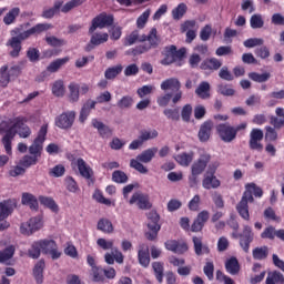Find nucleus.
<instances>
[{
	"instance_id": "1",
	"label": "nucleus",
	"mask_w": 284,
	"mask_h": 284,
	"mask_svg": "<svg viewBox=\"0 0 284 284\" xmlns=\"http://www.w3.org/2000/svg\"><path fill=\"white\" fill-rule=\"evenodd\" d=\"M27 28H30V22L20 24L19 27H16L11 31V34H13V37H11L7 41V48H11L9 52V57H11V59H19V55L21 54V50H23V47L21 45L22 41H27V39L31 38L34 34H41V32H48V30H51L52 24L38 23L34 27L30 28L29 30L23 31Z\"/></svg>"
},
{
	"instance_id": "2",
	"label": "nucleus",
	"mask_w": 284,
	"mask_h": 284,
	"mask_svg": "<svg viewBox=\"0 0 284 284\" xmlns=\"http://www.w3.org/2000/svg\"><path fill=\"white\" fill-rule=\"evenodd\" d=\"M161 90H171V93H166L158 98L156 103L158 105H160V108H166V105H170V101H172V103L176 105V103H179V101L183 99V91H181V81H179V79L176 78H170L164 80L161 83Z\"/></svg>"
},
{
	"instance_id": "3",
	"label": "nucleus",
	"mask_w": 284,
	"mask_h": 284,
	"mask_svg": "<svg viewBox=\"0 0 284 284\" xmlns=\"http://www.w3.org/2000/svg\"><path fill=\"white\" fill-rule=\"evenodd\" d=\"M246 192L243 193L241 201L236 204V212L244 221H250V205L254 201V195L257 199L263 196V189L256 183L245 185Z\"/></svg>"
},
{
	"instance_id": "4",
	"label": "nucleus",
	"mask_w": 284,
	"mask_h": 284,
	"mask_svg": "<svg viewBox=\"0 0 284 284\" xmlns=\"http://www.w3.org/2000/svg\"><path fill=\"white\" fill-rule=\"evenodd\" d=\"M17 130H19L18 134L21 139H28V136L32 134L30 126L23 123V118H16L13 124L6 131L2 138V144L4 145L7 154H12V140L17 136Z\"/></svg>"
},
{
	"instance_id": "5",
	"label": "nucleus",
	"mask_w": 284,
	"mask_h": 284,
	"mask_svg": "<svg viewBox=\"0 0 284 284\" xmlns=\"http://www.w3.org/2000/svg\"><path fill=\"white\" fill-rule=\"evenodd\" d=\"M161 215L156 211H150L148 213V232L144 233V236L148 241H156L159 232H161Z\"/></svg>"
},
{
	"instance_id": "6",
	"label": "nucleus",
	"mask_w": 284,
	"mask_h": 284,
	"mask_svg": "<svg viewBox=\"0 0 284 284\" xmlns=\"http://www.w3.org/2000/svg\"><path fill=\"white\" fill-rule=\"evenodd\" d=\"M114 24V16L102 12L92 19L91 27L89 28V34H94L98 28L103 30V28H110Z\"/></svg>"
},
{
	"instance_id": "7",
	"label": "nucleus",
	"mask_w": 284,
	"mask_h": 284,
	"mask_svg": "<svg viewBox=\"0 0 284 284\" xmlns=\"http://www.w3.org/2000/svg\"><path fill=\"white\" fill-rule=\"evenodd\" d=\"M45 136H48V124H43L32 145L29 148V153L37 159H41V152L43 150V143H45Z\"/></svg>"
},
{
	"instance_id": "8",
	"label": "nucleus",
	"mask_w": 284,
	"mask_h": 284,
	"mask_svg": "<svg viewBox=\"0 0 284 284\" xmlns=\"http://www.w3.org/2000/svg\"><path fill=\"white\" fill-rule=\"evenodd\" d=\"M233 239H240V246L243 252L247 254L250 252V245L254 241V232H252V226L244 225L241 234L236 233V231L232 234Z\"/></svg>"
},
{
	"instance_id": "9",
	"label": "nucleus",
	"mask_w": 284,
	"mask_h": 284,
	"mask_svg": "<svg viewBox=\"0 0 284 284\" xmlns=\"http://www.w3.org/2000/svg\"><path fill=\"white\" fill-rule=\"evenodd\" d=\"M14 207L12 200L0 202V232L10 227V223L6 219L14 212Z\"/></svg>"
},
{
	"instance_id": "10",
	"label": "nucleus",
	"mask_w": 284,
	"mask_h": 284,
	"mask_svg": "<svg viewBox=\"0 0 284 284\" xmlns=\"http://www.w3.org/2000/svg\"><path fill=\"white\" fill-rule=\"evenodd\" d=\"M216 132L224 143H232L236 139V131L230 123H220L216 125Z\"/></svg>"
},
{
	"instance_id": "11",
	"label": "nucleus",
	"mask_w": 284,
	"mask_h": 284,
	"mask_svg": "<svg viewBox=\"0 0 284 284\" xmlns=\"http://www.w3.org/2000/svg\"><path fill=\"white\" fill-rule=\"evenodd\" d=\"M263 136H265V133H263V130L261 129H252L250 132V140H248V148L252 151L255 152H263Z\"/></svg>"
},
{
	"instance_id": "12",
	"label": "nucleus",
	"mask_w": 284,
	"mask_h": 284,
	"mask_svg": "<svg viewBox=\"0 0 284 284\" xmlns=\"http://www.w3.org/2000/svg\"><path fill=\"white\" fill-rule=\"evenodd\" d=\"M43 227V222L41 217H31L28 222H24L20 226L21 234L24 236H32L34 232H39Z\"/></svg>"
},
{
	"instance_id": "13",
	"label": "nucleus",
	"mask_w": 284,
	"mask_h": 284,
	"mask_svg": "<svg viewBox=\"0 0 284 284\" xmlns=\"http://www.w3.org/2000/svg\"><path fill=\"white\" fill-rule=\"evenodd\" d=\"M77 119V112L67 111L55 118V125L60 130H70L74 125V120Z\"/></svg>"
},
{
	"instance_id": "14",
	"label": "nucleus",
	"mask_w": 284,
	"mask_h": 284,
	"mask_svg": "<svg viewBox=\"0 0 284 284\" xmlns=\"http://www.w3.org/2000/svg\"><path fill=\"white\" fill-rule=\"evenodd\" d=\"M212 161V155L210 153H203L200 158L192 164L191 174L193 176H200L202 172H205V168H207V163Z\"/></svg>"
},
{
	"instance_id": "15",
	"label": "nucleus",
	"mask_w": 284,
	"mask_h": 284,
	"mask_svg": "<svg viewBox=\"0 0 284 284\" xmlns=\"http://www.w3.org/2000/svg\"><path fill=\"white\" fill-rule=\"evenodd\" d=\"M42 253L50 254L53 261L61 258V252L54 240H40Z\"/></svg>"
},
{
	"instance_id": "16",
	"label": "nucleus",
	"mask_w": 284,
	"mask_h": 284,
	"mask_svg": "<svg viewBox=\"0 0 284 284\" xmlns=\"http://www.w3.org/2000/svg\"><path fill=\"white\" fill-rule=\"evenodd\" d=\"M129 203L130 205H138L139 210H150L152 207V203L150 202V195L141 192L133 193Z\"/></svg>"
},
{
	"instance_id": "17",
	"label": "nucleus",
	"mask_w": 284,
	"mask_h": 284,
	"mask_svg": "<svg viewBox=\"0 0 284 284\" xmlns=\"http://www.w3.org/2000/svg\"><path fill=\"white\" fill-rule=\"evenodd\" d=\"M212 130H214V122L212 120H206L200 125L197 133V139L201 143H207L210 136H212Z\"/></svg>"
},
{
	"instance_id": "18",
	"label": "nucleus",
	"mask_w": 284,
	"mask_h": 284,
	"mask_svg": "<svg viewBox=\"0 0 284 284\" xmlns=\"http://www.w3.org/2000/svg\"><path fill=\"white\" fill-rule=\"evenodd\" d=\"M138 261L142 267H150V246L141 243L138 246Z\"/></svg>"
},
{
	"instance_id": "19",
	"label": "nucleus",
	"mask_w": 284,
	"mask_h": 284,
	"mask_svg": "<svg viewBox=\"0 0 284 284\" xmlns=\"http://www.w3.org/2000/svg\"><path fill=\"white\" fill-rule=\"evenodd\" d=\"M75 166L78 168V172L80 173V176H82L83 179H87L88 181H90V179L94 176V171L89 166L88 162H85V160H83L82 158H79L75 161Z\"/></svg>"
},
{
	"instance_id": "20",
	"label": "nucleus",
	"mask_w": 284,
	"mask_h": 284,
	"mask_svg": "<svg viewBox=\"0 0 284 284\" xmlns=\"http://www.w3.org/2000/svg\"><path fill=\"white\" fill-rule=\"evenodd\" d=\"M91 125L98 130V134H100L101 139H110V136H112V129L99 121V119H92Z\"/></svg>"
},
{
	"instance_id": "21",
	"label": "nucleus",
	"mask_w": 284,
	"mask_h": 284,
	"mask_svg": "<svg viewBox=\"0 0 284 284\" xmlns=\"http://www.w3.org/2000/svg\"><path fill=\"white\" fill-rule=\"evenodd\" d=\"M224 267L231 276H236L241 272V263H239V258H236V256L229 257L224 263Z\"/></svg>"
},
{
	"instance_id": "22",
	"label": "nucleus",
	"mask_w": 284,
	"mask_h": 284,
	"mask_svg": "<svg viewBox=\"0 0 284 284\" xmlns=\"http://www.w3.org/2000/svg\"><path fill=\"white\" fill-rule=\"evenodd\" d=\"M220 185H221V180H219L216 175L204 173V176L202 180V187L204 190H219Z\"/></svg>"
},
{
	"instance_id": "23",
	"label": "nucleus",
	"mask_w": 284,
	"mask_h": 284,
	"mask_svg": "<svg viewBox=\"0 0 284 284\" xmlns=\"http://www.w3.org/2000/svg\"><path fill=\"white\" fill-rule=\"evenodd\" d=\"M97 108V101L89 99L85 101V103L82 105L80 115H79V121L80 123H85L88 121V116H90V113L92 110Z\"/></svg>"
},
{
	"instance_id": "24",
	"label": "nucleus",
	"mask_w": 284,
	"mask_h": 284,
	"mask_svg": "<svg viewBox=\"0 0 284 284\" xmlns=\"http://www.w3.org/2000/svg\"><path fill=\"white\" fill-rule=\"evenodd\" d=\"M110 39V34L108 33H93L91 36L90 43L87 45L85 51L90 52L94 48V45H101L102 43H108Z\"/></svg>"
},
{
	"instance_id": "25",
	"label": "nucleus",
	"mask_w": 284,
	"mask_h": 284,
	"mask_svg": "<svg viewBox=\"0 0 284 284\" xmlns=\"http://www.w3.org/2000/svg\"><path fill=\"white\" fill-rule=\"evenodd\" d=\"M193 247L196 256H203V254H210V246L203 244V237L193 236Z\"/></svg>"
},
{
	"instance_id": "26",
	"label": "nucleus",
	"mask_w": 284,
	"mask_h": 284,
	"mask_svg": "<svg viewBox=\"0 0 284 284\" xmlns=\"http://www.w3.org/2000/svg\"><path fill=\"white\" fill-rule=\"evenodd\" d=\"M221 65H223V62H221V60L216 58H207L200 64V69L216 71L220 70Z\"/></svg>"
},
{
	"instance_id": "27",
	"label": "nucleus",
	"mask_w": 284,
	"mask_h": 284,
	"mask_svg": "<svg viewBox=\"0 0 284 284\" xmlns=\"http://www.w3.org/2000/svg\"><path fill=\"white\" fill-rule=\"evenodd\" d=\"M156 152H159V149L153 146L141 152L136 159L140 161V163H151L152 159L156 156Z\"/></svg>"
},
{
	"instance_id": "28",
	"label": "nucleus",
	"mask_w": 284,
	"mask_h": 284,
	"mask_svg": "<svg viewBox=\"0 0 284 284\" xmlns=\"http://www.w3.org/2000/svg\"><path fill=\"white\" fill-rule=\"evenodd\" d=\"M97 230H99V232H103V234H113L114 225L112 224V221L102 217L98 221Z\"/></svg>"
},
{
	"instance_id": "29",
	"label": "nucleus",
	"mask_w": 284,
	"mask_h": 284,
	"mask_svg": "<svg viewBox=\"0 0 284 284\" xmlns=\"http://www.w3.org/2000/svg\"><path fill=\"white\" fill-rule=\"evenodd\" d=\"M187 50L185 48L176 49V45L171 44L169 47H165V53L171 54L175 61H179L181 59L185 58Z\"/></svg>"
},
{
	"instance_id": "30",
	"label": "nucleus",
	"mask_w": 284,
	"mask_h": 284,
	"mask_svg": "<svg viewBox=\"0 0 284 284\" xmlns=\"http://www.w3.org/2000/svg\"><path fill=\"white\" fill-rule=\"evenodd\" d=\"M43 270H45V261L40 260L33 267V277L37 284H43Z\"/></svg>"
},
{
	"instance_id": "31",
	"label": "nucleus",
	"mask_w": 284,
	"mask_h": 284,
	"mask_svg": "<svg viewBox=\"0 0 284 284\" xmlns=\"http://www.w3.org/2000/svg\"><path fill=\"white\" fill-rule=\"evenodd\" d=\"M21 203L30 206V210H39V200L32 193H23Z\"/></svg>"
},
{
	"instance_id": "32",
	"label": "nucleus",
	"mask_w": 284,
	"mask_h": 284,
	"mask_svg": "<svg viewBox=\"0 0 284 284\" xmlns=\"http://www.w3.org/2000/svg\"><path fill=\"white\" fill-rule=\"evenodd\" d=\"M265 284H284V275L281 271H271L267 273Z\"/></svg>"
},
{
	"instance_id": "33",
	"label": "nucleus",
	"mask_w": 284,
	"mask_h": 284,
	"mask_svg": "<svg viewBox=\"0 0 284 284\" xmlns=\"http://www.w3.org/2000/svg\"><path fill=\"white\" fill-rule=\"evenodd\" d=\"M175 161H176V163H179L183 168H189L190 163H192V161H194V152L180 153L175 156Z\"/></svg>"
},
{
	"instance_id": "34",
	"label": "nucleus",
	"mask_w": 284,
	"mask_h": 284,
	"mask_svg": "<svg viewBox=\"0 0 284 284\" xmlns=\"http://www.w3.org/2000/svg\"><path fill=\"white\" fill-rule=\"evenodd\" d=\"M195 94L199 97V99H210V82L202 81L195 89Z\"/></svg>"
},
{
	"instance_id": "35",
	"label": "nucleus",
	"mask_w": 284,
	"mask_h": 284,
	"mask_svg": "<svg viewBox=\"0 0 284 284\" xmlns=\"http://www.w3.org/2000/svg\"><path fill=\"white\" fill-rule=\"evenodd\" d=\"M68 61H70L69 57L57 59L55 61L51 62L47 67V72H51V73L59 72V70H61V68H63V65H65Z\"/></svg>"
},
{
	"instance_id": "36",
	"label": "nucleus",
	"mask_w": 284,
	"mask_h": 284,
	"mask_svg": "<svg viewBox=\"0 0 284 284\" xmlns=\"http://www.w3.org/2000/svg\"><path fill=\"white\" fill-rule=\"evenodd\" d=\"M21 14V9L19 7L12 8L3 18L4 26H12L17 21V17Z\"/></svg>"
},
{
	"instance_id": "37",
	"label": "nucleus",
	"mask_w": 284,
	"mask_h": 284,
	"mask_svg": "<svg viewBox=\"0 0 284 284\" xmlns=\"http://www.w3.org/2000/svg\"><path fill=\"white\" fill-rule=\"evenodd\" d=\"M272 78V74L270 72L258 73V72H251L248 73V79L251 81H254L255 83H266V81H270Z\"/></svg>"
},
{
	"instance_id": "38",
	"label": "nucleus",
	"mask_w": 284,
	"mask_h": 284,
	"mask_svg": "<svg viewBox=\"0 0 284 284\" xmlns=\"http://www.w3.org/2000/svg\"><path fill=\"white\" fill-rule=\"evenodd\" d=\"M39 202L41 203V205H44V207L51 210V212H59V205L57 204V202H54V199L40 195Z\"/></svg>"
},
{
	"instance_id": "39",
	"label": "nucleus",
	"mask_w": 284,
	"mask_h": 284,
	"mask_svg": "<svg viewBox=\"0 0 284 284\" xmlns=\"http://www.w3.org/2000/svg\"><path fill=\"white\" fill-rule=\"evenodd\" d=\"M163 114L169 121H181V109L179 106L164 109Z\"/></svg>"
},
{
	"instance_id": "40",
	"label": "nucleus",
	"mask_w": 284,
	"mask_h": 284,
	"mask_svg": "<svg viewBox=\"0 0 284 284\" xmlns=\"http://www.w3.org/2000/svg\"><path fill=\"white\" fill-rule=\"evenodd\" d=\"M152 270L154 272V276L158 281V283H163V276L165 272V267L163 266V263L161 262H153L152 263Z\"/></svg>"
},
{
	"instance_id": "41",
	"label": "nucleus",
	"mask_w": 284,
	"mask_h": 284,
	"mask_svg": "<svg viewBox=\"0 0 284 284\" xmlns=\"http://www.w3.org/2000/svg\"><path fill=\"white\" fill-rule=\"evenodd\" d=\"M270 256V248L267 246L255 247L253 250V258L255 261H265Z\"/></svg>"
},
{
	"instance_id": "42",
	"label": "nucleus",
	"mask_w": 284,
	"mask_h": 284,
	"mask_svg": "<svg viewBox=\"0 0 284 284\" xmlns=\"http://www.w3.org/2000/svg\"><path fill=\"white\" fill-rule=\"evenodd\" d=\"M186 12H187V4H185L184 2H181L180 4H178L176 8L172 10V17L175 21H179L183 19V17H185Z\"/></svg>"
},
{
	"instance_id": "43",
	"label": "nucleus",
	"mask_w": 284,
	"mask_h": 284,
	"mask_svg": "<svg viewBox=\"0 0 284 284\" xmlns=\"http://www.w3.org/2000/svg\"><path fill=\"white\" fill-rule=\"evenodd\" d=\"M121 72H123V65L118 64L115 67L108 68L104 72V77H105V79L111 81L112 79H116V77H119V74H121Z\"/></svg>"
},
{
	"instance_id": "44",
	"label": "nucleus",
	"mask_w": 284,
	"mask_h": 284,
	"mask_svg": "<svg viewBox=\"0 0 284 284\" xmlns=\"http://www.w3.org/2000/svg\"><path fill=\"white\" fill-rule=\"evenodd\" d=\"M12 80V78L10 77V72L8 71V64H4L0 68V85L2 88H7L8 83H10V81Z\"/></svg>"
},
{
	"instance_id": "45",
	"label": "nucleus",
	"mask_w": 284,
	"mask_h": 284,
	"mask_svg": "<svg viewBox=\"0 0 284 284\" xmlns=\"http://www.w3.org/2000/svg\"><path fill=\"white\" fill-rule=\"evenodd\" d=\"M17 248L14 245H9L4 250L0 251V263H6V261H10L12 256H14V252Z\"/></svg>"
},
{
	"instance_id": "46",
	"label": "nucleus",
	"mask_w": 284,
	"mask_h": 284,
	"mask_svg": "<svg viewBox=\"0 0 284 284\" xmlns=\"http://www.w3.org/2000/svg\"><path fill=\"white\" fill-rule=\"evenodd\" d=\"M156 136H159V131H156L155 129L153 130H141L140 131V141H142V143H145L146 141H152V139H156Z\"/></svg>"
},
{
	"instance_id": "47",
	"label": "nucleus",
	"mask_w": 284,
	"mask_h": 284,
	"mask_svg": "<svg viewBox=\"0 0 284 284\" xmlns=\"http://www.w3.org/2000/svg\"><path fill=\"white\" fill-rule=\"evenodd\" d=\"M41 240L32 243L31 248H29L28 254L30 258H39L41 256L42 246Z\"/></svg>"
},
{
	"instance_id": "48",
	"label": "nucleus",
	"mask_w": 284,
	"mask_h": 284,
	"mask_svg": "<svg viewBox=\"0 0 284 284\" xmlns=\"http://www.w3.org/2000/svg\"><path fill=\"white\" fill-rule=\"evenodd\" d=\"M91 274H92L93 283H103V281H105L103 267H101V266H95V267L91 268Z\"/></svg>"
},
{
	"instance_id": "49",
	"label": "nucleus",
	"mask_w": 284,
	"mask_h": 284,
	"mask_svg": "<svg viewBox=\"0 0 284 284\" xmlns=\"http://www.w3.org/2000/svg\"><path fill=\"white\" fill-rule=\"evenodd\" d=\"M148 45L150 47V50H152V48H159V36H158V31L156 28H152L151 31L148 34Z\"/></svg>"
},
{
	"instance_id": "50",
	"label": "nucleus",
	"mask_w": 284,
	"mask_h": 284,
	"mask_svg": "<svg viewBox=\"0 0 284 284\" xmlns=\"http://www.w3.org/2000/svg\"><path fill=\"white\" fill-rule=\"evenodd\" d=\"M63 6V2L58 1L54 3V6L50 9H47L42 12V17L43 19H52V17H54V14L57 12H59V10H61V7Z\"/></svg>"
},
{
	"instance_id": "51",
	"label": "nucleus",
	"mask_w": 284,
	"mask_h": 284,
	"mask_svg": "<svg viewBox=\"0 0 284 284\" xmlns=\"http://www.w3.org/2000/svg\"><path fill=\"white\" fill-rule=\"evenodd\" d=\"M116 105L120 110H128L134 105V99L130 95H124L118 101Z\"/></svg>"
},
{
	"instance_id": "52",
	"label": "nucleus",
	"mask_w": 284,
	"mask_h": 284,
	"mask_svg": "<svg viewBox=\"0 0 284 284\" xmlns=\"http://www.w3.org/2000/svg\"><path fill=\"white\" fill-rule=\"evenodd\" d=\"M37 163H39V158L34 155H24L20 160V165L26 169L32 168V165H37Z\"/></svg>"
},
{
	"instance_id": "53",
	"label": "nucleus",
	"mask_w": 284,
	"mask_h": 284,
	"mask_svg": "<svg viewBox=\"0 0 284 284\" xmlns=\"http://www.w3.org/2000/svg\"><path fill=\"white\" fill-rule=\"evenodd\" d=\"M69 99L72 103L79 101V84H77V82H71L69 84Z\"/></svg>"
},
{
	"instance_id": "54",
	"label": "nucleus",
	"mask_w": 284,
	"mask_h": 284,
	"mask_svg": "<svg viewBox=\"0 0 284 284\" xmlns=\"http://www.w3.org/2000/svg\"><path fill=\"white\" fill-rule=\"evenodd\" d=\"M203 273L209 281H214V262L212 260H206L203 267Z\"/></svg>"
},
{
	"instance_id": "55",
	"label": "nucleus",
	"mask_w": 284,
	"mask_h": 284,
	"mask_svg": "<svg viewBox=\"0 0 284 284\" xmlns=\"http://www.w3.org/2000/svg\"><path fill=\"white\" fill-rule=\"evenodd\" d=\"M93 199L98 203H101L102 205H106L108 207H110L111 205H114V203H112L110 199H106L105 196H103V192H101L100 190H95V192L93 193Z\"/></svg>"
},
{
	"instance_id": "56",
	"label": "nucleus",
	"mask_w": 284,
	"mask_h": 284,
	"mask_svg": "<svg viewBox=\"0 0 284 284\" xmlns=\"http://www.w3.org/2000/svg\"><path fill=\"white\" fill-rule=\"evenodd\" d=\"M52 94H54V97H63V94H65V87L63 84V80H58L53 83Z\"/></svg>"
},
{
	"instance_id": "57",
	"label": "nucleus",
	"mask_w": 284,
	"mask_h": 284,
	"mask_svg": "<svg viewBox=\"0 0 284 284\" xmlns=\"http://www.w3.org/2000/svg\"><path fill=\"white\" fill-rule=\"evenodd\" d=\"M250 23L253 30H258L265 26V21H263V17H261V14H253Z\"/></svg>"
},
{
	"instance_id": "58",
	"label": "nucleus",
	"mask_w": 284,
	"mask_h": 284,
	"mask_svg": "<svg viewBox=\"0 0 284 284\" xmlns=\"http://www.w3.org/2000/svg\"><path fill=\"white\" fill-rule=\"evenodd\" d=\"M145 52H150V47L148 43L136 45L133 49L128 51V54H132L133 57H139V54H145Z\"/></svg>"
},
{
	"instance_id": "59",
	"label": "nucleus",
	"mask_w": 284,
	"mask_h": 284,
	"mask_svg": "<svg viewBox=\"0 0 284 284\" xmlns=\"http://www.w3.org/2000/svg\"><path fill=\"white\" fill-rule=\"evenodd\" d=\"M27 58L31 63H37L39 59H41V52L39 51V49L30 47L27 50Z\"/></svg>"
},
{
	"instance_id": "60",
	"label": "nucleus",
	"mask_w": 284,
	"mask_h": 284,
	"mask_svg": "<svg viewBox=\"0 0 284 284\" xmlns=\"http://www.w3.org/2000/svg\"><path fill=\"white\" fill-rule=\"evenodd\" d=\"M150 14H152V10L146 9L136 20V26L139 30H143L145 24L148 23V19H150Z\"/></svg>"
},
{
	"instance_id": "61",
	"label": "nucleus",
	"mask_w": 284,
	"mask_h": 284,
	"mask_svg": "<svg viewBox=\"0 0 284 284\" xmlns=\"http://www.w3.org/2000/svg\"><path fill=\"white\" fill-rule=\"evenodd\" d=\"M83 1L85 0H71L67 2L62 8L61 12L68 13L70 10H74V8H79V6H82Z\"/></svg>"
},
{
	"instance_id": "62",
	"label": "nucleus",
	"mask_w": 284,
	"mask_h": 284,
	"mask_svg": "<svg viewBox=\"0 0 284 284\" xmlns=\"http://www.w3.org/2000/svg\"><path fill=\"white\" fill-rule=\"evenodd\" d=\"M112 181L114 183H125L128 181V174L121 170H116L112 173Z\"/></svg>"
},
{
	"instance_id": "63",
	"label": "nucleus",
	"mask_w": 284,
	"mask_h": 284,
	"mask_svg": "<svg viewBox=\"0 0 284 284\" xmlns=\"http://www.w3.org/2000/svg\"><path fill=\"white\" fill-rule=\"evenodd\" d=\"M278 133L276 132V129L272 126H265V141L274 142L277 141Z\"/></svg>"
},
{
	"instance_id": "64",
	"label": "nucleus",
	"mask_w": 284,
	"mask_h": 284,
	"mask_svg": "<svg viewBox=\"0 0 284 284\" xmlns=\"http://www.w3.org/2000/svg\"><path fill=\"white\" fill-rule=\"evenodd\" d=\"M265 41L262 38H251L243 42L244 48H256V45H263Z\"/></svg>"
}]
</instances>
